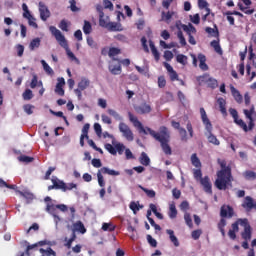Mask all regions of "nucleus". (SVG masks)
<instances>
[{
	"label": "nucleus",
	"instance_id": "f257e3e1",
	"mask_svg": "<svg viewBox=\"0 0 256 256\" xmlns=\"http://www.w3.org/2000/svg\"><path fill=\"white\" fill-rule=\"evenodd\" d=\"M128 117L131 123H133V126L138 129V133L151 135V137L160 143L164 155H173V150L171 149V145H169V143H171V132H169V128L161 126L159 132H156L149 127L145 128L137 116L133 115L131 112L128 113Z\"/></svg>",
	"mask_w": 256,
	"mask_h": 256
},
{
	"label": "nucleus",
	"instance_id": "f03ea898",
	"mask_svg": "<svg viewBox=\"0 0 256 256\" xmlns=\"http://www.w3.org/2000/svg\"><path fill=\"white\" fill-rule=\"evenodd\" d=\"M219 165L221 170L217 172V179L215 181V187L219 191H226L227 187H231V181H233V176L231 174V167L227 166L225 160H219Z\"/></svg>",
	"mask_w": 256,
	"mask_h": 256
},
{
	"label": "nucleus",
	"instance_id": "7ed1b4c3",
	"mask_svg": "<svg viewBox=\"0 0 256 256\" xmlns=\"http://www.w3.org/2000/svg\"><path fill=\"white\" fill-rule=\"evenodd\" d=\"M200 115L202 123L205 126V135L208 139V143H211V145L219 147V145H221V141H219V139H217V136H215L213 133V124H211V120H209L205 108H200Z\"/></svg>",
	"mask_w": 256,
	"mask_h": 256
},
{
	"label": "nucleus",
	"instance_id": "20e7f679",
	"mask_svg": "<svg viewBox=\"0 0 256 256\" xmlns=\"http://www.w3.org/2000/svg\"><path fill=\"white\" fill-rule=\"evenodd\" d=\"M49 31L55 37V39H56L57 43H59L60 47H63V49H65L66 54L68 55L69 59H71V61H77V57L69 49V44L67 43V39L65 38V35H63V33H61V30L57 29V27H55V26H50Z\"/></svg>",
	"mask_w": 256,
	"mask_h": 256
},
{
	"label": "nucleus",
	"instance_id": "39448f33",
	"mask_svg": "<svg viewBox=\"0 0 256 256\" xmlns=\"http://www.w3.org/2000/svg\"><path fill=\"white\" fill-rule=\"evenodd\" d=\"M235 215V211L233 210V207L229 205H222L220 208V221L218 223V229L222 235V237H225V227H227V220L225 219H231Z\"/></svg>",
	"mask_w": 256,
	"mask_h": 256
},
{
	"label": "nucleus",
	"instance_id": "423d86ee",
	"mask_svg": "<svg viewBox=\"0 0 256 256\" xmlns=\"http://www.w3.org/2000/svg\"><path fill=\"white\" fill-rule=\"evenodd\" d=\"M44 201L45 203H47L45 208L46 213L52 215L56 223L57 221H61V218L59 217V215H57V209H59V211H62V213H67V211H69V207H67V205L65 204H53V200L49 196H46L44 198Z\"/></svg>",
	"mask_w": 256,
	"mask_h": 256
},
{
	"label": "nucleus",
	"instance_id": "0eeeda50",
	"mask_svg": "<svg viewBox=\"0 0 256 256\" xmlns=\"http://www.w3.org/2000/svg\"><path fill=\"white\" fill-rule=\"evenodd\" d=\"M243 113H244L246 119L249 120L248 126H247V123H245V121H243V119H239V118H236V120H234V123H236V125H239L240 128L243 129V131L245 133H247L249 131H253V129L255 127V120L253 119V114L255 113V106H252L250 108V110L244 109Z\"/></svg>",
	"mask_w": 256,
	"mask_h": 256
},
{
	"label": "nucleus",
	"instance_id": "6e6552de",
	"mask_svg": "<svg viewBox=\"0 0 256 256\" xmlns=\"http://www.w3.org/2000/svg\"><path fill=\"white\" fill-rule=\"evenodd\" d=\"M118 129L120 133H122V137H125L126 141H134L135 136L133 135V131L129 125H127L125 122H120Z\"/></svg>",
	"mask_w": 256,
	"mask_h": 256
},
{
	"label": "nucleus",
	"instance_id": "1a4fd4ad",
	"mask_svg": "<svg viewBox=\"0 0 256 256\" xmlns=\"http://www.w3.org/2000/svg\"><path fill=\"white\" fill-rule=\"evenodd\" d=\"M197 81L199 83H207L210 89H217L219 85V83L217 82V79L209 77V74H203L202 76H198Z\"/></svg>",
	"mask_w": 256,
	"mask_h": 256
},
{
	"label": "nucleus",
	"instance_id": "9d476101",
	"mask_svg": "<svg viewBox=\"0 0 256 256\" xmlns=\"http://www.w3.org/2000/svg\"><path fill=\"white\" fill-rule=\"evenodd\" d=\"M39 13L42 21H47L51 17V11H49V8L43 2H39Z\"/></svg>",
	"mask_w": 256,
	"mask_h": 256
},
{
	"label": "nucleus",
	"instance_id": "9b49d317",
	"mask_svg": "<svg viewBox=\"0 0 256 256\" xmlns=\"http://www.w3.org/2000/svg\"><path fill=\"white\" fill-rule=\"evenodd\" d=\"M200 183L205 191V193H213V186L211 185V179H209V176H205L204 178H201Z\"/></svg>",
	"mask_w": 256,
	"mask_h": 256
},
{
	"label": "nucleus",
	"instance_id": "f8f14e48",
	"mask_svg": "<svg viewBox=\"0 0 256 256\" xmlns=\"http://www.w3.org/2000/svg\"><path fill=\"white\" fill-rule=\"evenodd\" d=\"M230 91L234 101L241 105V103H243V95H241V92H239V90H237L233 84H230Z\"/></svg>",
	"mask_w": 256,
	"mask_h": 256
},
{
	"label": "nucleus",
	"instance_id": "ddd939ff",
	"mask_svg": "<svg viewBox=\"0 0 256 256\" xmlns=\"http://www.w3.org/2000/svg\"><path fill=\"white\" fill-rule=\"evenodd\" d=\"M164 67L169 73V77L171 81H179V74H177V71L173 69V66H171L169 63L164 62Z\"/></svg>",
	"mask_w": 256,
	"mask_h": 256
},
{
	"label": "nucleus",
	"instance_id": "4468645a",
	"mask_svg": "<svg viewBox=\"0 0 256 256\" xmlns=\"http://www.w3.org/2000/svg\"><path fill=\"white\" fill-rule=\"evenodd\" d=\"M136 112L139 113L140 115H147L148 113H151L152 108L151 105L147 103H142L139 106L135 108Z\"/></svg>",
	"mask_w": 256,
	"mask_h": 256
},
{
	"label": "nucleus",
	"instance_id": "2eb2a0df",
	"mask_svg": "<svg viewBox=\"0 0 256 256\" xmlns=\"http://www.w3.org/2000/svg\"><path fill=\"white\" fill-rule=\"evenodd\" d=\"M254 203H255V200L253 199V197L246 196L242 203V207H243V209H246V211H251V210H253Z\"/></svg>",
	"mask_w": 256,
	"mask_h": 256
},
{
	"label": "nucleus",
	"instance_id": "dca6fc26",
	"mask_svg": "<svg viewBox=\"0 0 256 256\" xmlns=\"http://www.w3.org/2000/svg\"><path fill=\"white\" fill-rule=\"evenodd\" d=\"M244 231L242 232V238L245 241H251V225L249 224V220L246 219V225L243 226Z\"/></svg>",
	"mask_w": 256,
	"mask_h": 256
},
{
	"label": "nucleus",
	"instance_id": "f3484780",
	"mask_svg": "<svg viewBox=\"0 0 256 256\" xmlns=\"http://www.w3.org/2000/svg\"><path fill=\"white\" fill-rule=\"evenodd\" d=\"M198 60L200 62L199 67L202 71H209V66L207 65V57L205 54H198Z\"/></svg>",
	"mask_w": 256,
	"mask_h": 256
},
{
	"label": "nucleus",
	"instance_id": "a211bd4d",
	"mask_svg": "<svg viewBox=\"0 0 256 256\" xmlns=\"http://www.w3.org/2000/svg\"><path fill=\"white\" fill-rule=\"evenodd\" d=\"M239 225L241 227H243L244 225H247V218H239V219H237V221L232 224V229H230V230L234 231L236 233L239 232Z\"/></svg>",
	"mask_w": 256,
	"mask_h": 256
},
{
	"label": "nucleus",
	"instance_id": "6ab92c4d",
	"mask_svg": "<svg viewBox=\"0 0 256 256\" xmlns=\"http://www.w3.org/2000/svg\"><path fill=\"white\" fill-rule=\"evenodd\" d=\"M16 193L20 195L21 197H24L26 199L27 203H31L33 199H35V195L29 191H21V190H16Z\"/></svg>",
	"mask_w": 256,
	"mask_h": 256
},
{
	"label": "nucleus",
	"instance_id": "aec40b11",
	"mask_svg": "<svg viewBox=\"0 0 256 256\" xmlns=\"http://www.w3.org/2000/svg\"><path fill=\"white\" fill-rule=\"evenodd\" d=\"M43 245H47V240H42V241H39L35 244H31V245H28L26 247V255L27 256H31V250L32 249H36V247H43Z\"/></svg>",
	"mask_w": 256,
	"mask_h": 256
},
{
	"label": "nucleus",
	"instance_id": "412c9836",
	"mask_svg": "<svg viewBox=\"0 0 256 256\" xmlns=\"http://www.w3.org/2000/svg\"><path fill=\"white\" fill-rule=\"evenodd\" d=\"M217 103L219 105L220 113H222L224 116H227V101L225 98H218Z\"/></svg>",
	"mask_w": 256,
	"mask_h": 256
},
{
	"label": "nucleus",
	"instance_id": "4be33fe9",
	"mask_svg": "<svg viewBox=\"0 0 256 256\" xmlns=\"http://www.w3.org/2000/svg\"><path fill=\"white\" fill-rule=\"evenodd\" d=\"M149 46L155 61H159V59H161V54H159V51L157 50V47H155L153 40H149Z\"/></svg>",
	"mask_w": 256,
	"mask_h": 256
},
{
	"label": "nucleus",
	"instance_id": "5701e85b",
	"mask_svg": "<svg viewBox=\"0 0 256 256\" xmlns=\"http://www.w3.org/2000/svg\"><path fill=\"white\" fill-rule=\"evenodd\" d=\"M173 15H175L174 11H162L161 13V21H165V23H171V19H173Z\"/></svg>",
	"mask_w": 256,
	"mask_h": 256
},
{
	"label": "nucleus",
	"instance_id": "b1692460",
	"mask_svg": "<svg viewBox=\"0 0 256 256\" xmlns=\"http://www.w3.org/2000/svg\"><path fill=\"white\" fill-rule=\"evenodd\" d=\"M139 161H140L141 165H144V167H149V165H151V159L145 152L141 153Z\"/></svg>",
	"mask_w": 256,
	"mask_h": 256
},
{
	"label": "nucleus",
	"instance_id": "393cba45",
	"mask_svg": "<svg viewBox=\"0 0 256 256\" xmlns=\"http://www.w3.org/2000/svg\"><path fill=\"white\" fill-rule=\"evenodd\" d=\"M98 173H100V175H112V176L120 175L119 171L111 170L107 167H102L100 170H98Z\"/></svg>",
	"mask_w": 256,
	"mask_h": 256
},
{
	"label": "nucleus",
	"instance_id": "a878e982",
	"mask_svg": "<svg viewBox=\"0 0 256 256\" xmlns=\"http://www.w3.org/2000/svg\"><path fill=\"white\" fill-rule=\"evenodd\" d=\"M167 234L170 237L171 243H173L174 247H179V239L175 236V232L171 229L166 230Z\"/></svg>",
	"mask_w": 256,
	"mask_h": 256
},
{
	"label": "nucleus",
	"instance_id": "bb28decb",
	"mask_svg": "<svg viewBox=\"0 0 256 256\" xmlns=\"http://www.w3.org/2000/svg\"><path fill=\"white\" fill-rule=\"evenodd\" d=\"M74 230L78 231L79 233H87V229L85 228V225L81 221H77L76 223L73 224Z\"/></svg>",
	"mask_w": 256,
	"mask_h": 256
},
{
	"label": "nucleus",
	"instance_id": "cd10ccee",
	"mask_svg": "<svg viewBox=\"0 0 256 256\" xmlns=\"http://www.w3.org/2000/svg\"><path fill=\"white\" fill-rule=\"evenodd\" d=\"M39 47H41V38L32 39L29 44L30 51H35V49H39Z\"/></svg>",
	"mask_w": 256,
	"mask_h": 256
},
{
	"label": "nucleus",
	"instance_id": "c85d7f7f",
	"mask_svg": "<svg viewBox=\"0 0 256 256\" xmlns=\"http://www.w3.org/2000/svg\"><path fill=\"white\" fill-rule=\"evenodd\" d=\"M210 45L218 55H223V49L221 48V44H219V40L211 41Z\"/></svg>",
	"mask_w": 256,
	"mask_h": 256
},
{
	"label": "nucleus",
	"instance_id": "c756f323",
	"mask_svg": "<svg viewBox=\"0 0 256 256\" xmlns=\"http://www.w3.org/2000/svg\"><path fill=\"white\" fill-rule=\"evenodd\" d=\"M109 71L110 73H112V75H121V64H117V65H109Z\"/></svg>",
	"mask_w": 256,
	"mask_h": 256
},
{
	"label": "nucleus",
	"instance_id": "7c9ffc66",
	"mask_svg": "<svg viewBox=\"0 0 256 256\" xmlns=\"http://www.w3.org/2000/svg\"><path fill=\"white\" fill-rule=\"evenodd\" d=\"M107 113L108 115H110V117H113L116 121H123V117H121V114L116 110L109 108L107 110Z\"/></svg>",
	"mask_w": 256,
	"mask_h": 256
},
{
	"label": "nucleus",
	"instance_id": "2f4dec72",
	"mask_svg": "<svg viewBox=\"0 0 256 256\" xmlns=\"http://www.w3.org/2000/svg\"><path fill=\"white\" fill-rule=\"evenodd\" d=\"M39 252L42 254V256H57V252H55L51 247H48L46 250L40 248Z\"/></svg>",
	"mask_w": 256,
	"mask_h": 256
},
{
	"label": "nucleus",
	"instance_id": "473e14b6",
	"mask_svg": "<svg viewBox=\"0 0 256 256\" xmlns=\"http://www.w3.org/2000/svg\"><path fill=\"white\" fill-rule=\"evenodd\" d=\"M106 28L109 29V31H123L121 24L116 22H109Z\"/></svg>",
	"mask_w": 256,
	"mask_h": 256
},
{
	"label": "nucleus",
	"instance_id": "72a5a7b5",
	"mask_svg": "<svg viewBox=\"0 0 256 256\" xmlns=\"http://www.w3.org/2000/svg\"><path fill=\"white\" fill-rule=\"evenodd\" d=\"M182 29H183V31H185V33H187V35H193V34L197 33V29L195 28V26H193L191 24L189 26L183 24Z\"/></svg>",
	"mask_w": 256,
	"mask_h": 256
},
{
	"label": "nucleus",
	"instance_id": "f704fd0d",
	"mask_svg": "<svg viewBox=\"0 0 256 256\" xmlns=\"http://www.w3.org/2000/svg\"><path fill=\"white\" fill-rule=\"evenodd\" d=\"M215 28L206 27L205 31L208 33V35H211V37H219V29L217 28V25H214Z\"/></svg>",
	"mask_w": 256,
	"mask_h": 256
},
{
	"label": "nucleus",
	"instance_id": "c9c22d12",
	"mask_svg": "<svg viewBox=\"0 0 256 256\" xmlns=\"http://www.w3.org/2000/svg\"><path fill=\"white\" fill-rule=\"evenodd\" d=\"M90 81L87 78H82L81 81L78 83V89H80V91H85V89H87V87H89L90 85Z\"/></svg>",
	"mask_w": 256,
	"mask_h": 256
},
{
	"label": "nucleus",
	"instance_id": "e433bc0d",
	"mask_svg": "<svg viewBox=\"0 0 256 256\" xmlns=\"http://www.w3.org/2000/svg\"><path fill=\"white\" fill-rule=\"evenodd\" d=\"M168 216H169L170 219H176L177 218V207L175 206V204H170Z\"/></svg>",
	"mask_w": 256,
	"mask_h": 256
},
{
	"label": "nucleus",
	"instance_id": "4c0bfd02",
	"mask_svg": "<svg viewBox=\"0 0 256 256\" xmlns=\"http://www.w3.org/2000/svg\"><path fill=\"white\" fill-rule=\"evenodd\" d=\"M52 183H54V185H56V190H61L64 191L65 189V183L63 182V180H59L58 178H52Z\"/></svg>",
	"mask_w": 256,
	"mask_h": 256
},
{
	"label": "nucleus",
	"instance_id": "58836bf2",
	"mask_svg": "<svg viewBox=\"0 0 256 256\" xmlns=\"http://www.w3.org/2000/svg\"><path fill=\"white\" fill-rule=\"evenodd\" d=\"M41 65L47 75H54L55 72L53 71V68H51V66H49L45 60H41Z\"/></svg>",
	"mask_w": 256,
	"mask_h": 256
},
{
	"label": "nucleus",
	"instance_id": "ea45409f",
	"mask_svg": "<svg viewBox=\"0 0 256 256\" xmlns=\"http://www.w3.org/2000/svg\"><path fill=\"white\" fill-rule=\"evenodd\" d=\"M37 85H39V87H43V82L42 81H38V77L37 74H34L30 83V87L31 89H35V87H37Z\"/></svg>",
	"mask_w": 256,
	"mask_h": 256
},
{
	"label": "nucleus",
	"instance_id": "a19ab883",
	"mask_svg": "<svg viewBox=\"0 0 256 256\" xmlns=\"http://www.w3.org/2000/svg\"><path fill=\"white\" fill-rule=\"evenodd\" d=\"M92 31H93V26H91V22L85 20L83 25V32L85 33V35H89L91 34Z\"/></svg>",
	"mask_w": 256,
	"mask_h": 256
},
{
	"label": "nucleus",
	"instance_id": "79ce46f5",
	"mask_svg": "<svg viewBox=\"0 0 256 256\" xmlns=\"http://www.w3.org/2000/svg\"><path fill=\"white\" fill-rule=\"evenodd\" d=\"M139 189H141L142 191H144V193H146L147 197H149L150 199L155 198V196L157 195V193L155 192V190H149L141 185H139Z\"/></svg>",
	"mask_w": 256,
	"mask_h": 256
},
{
	"label": "nucleus",
	"instance_id": "37998d69",
	"mask_svg": "<svg viewBox=\"0 0 256 256\" xmlns=\"http://www.w3.org/2000/svg\"><path fill=\"white\" fill-rule=\"evenodd\" d=\"M223 15L226 17L227 21L229 22V25H235V18L233 17L232 11H226L223 13Z\"/></svg>",
	"mask_w": 256,
	"mask_h": 256
},
{
	"label": "nucleus",
	"instance_id": "c03bdc74",
	"mask_svg": "<svg viewBox=\"0 0 256 256\" xmlns=\"http://www.w3.org/2000/svg\"><path fill=\"white\" fill-rule=\"evenodd\" d=\"M191 163L194 167H201V160H199V157H197V153L192 154L191 156Z\"/></svg>",
	"mask_w": 256,
	"mask_h": 256
},
{
	"label": "nucleus",
	"instance_id": "a18cd8bd",
	"mask_svg": "<svg viewBox=\"0 0 256 256\" xmlns=\"http://www.w3.org/2000/svg\"><path fill=\"white\" fill-rule=\"evenodd\" d=\"M116 227L117 226H115L113 223H103L102 231H109L111 233L116 229Z\"/></svg>",
	"mask_w": 256,
	"mask_h": 256
},
{
	"label": "nucleus",
	"instance_id": "49530a36",
	"mask_svg": "<svg viewBox=\"0 0 256 256\" xmlns=\"http://www.w3.org/2000/svg\"><path fill=\"white\" fill-rule=\"evenodd\" d=\"M24 101H31L33 99V91L31 89H26L22 94Z\"/></svg>",
	"mask_w": 256,
	"mask_h": 256
},
{
	"label": "nucleus",
	"instance_id": "de8ad7c7",
	"mask_svg": "<svg viewBox=\"0 0 256 256\" xmlns=\"http://www.w3.org/2000/svg\"><path fill=\"white\" fill-rule=\"evenodd\" d=\"M177 37L180 41L181 47H185L187 45V40H185V36H183V31L178 30Z\"/></svg>",
	"mask_w": 256,
	"mask_h": 256
},
{
	"label": "nucleus",
	"instance_id": "09e8293b",
	"mask_svg": "<svg viewBox=\"0 0 256 256\" xmlns=\"http://www.w3.org/2000/svg\"><path fill=\"white\" fill-rule=\"evenodd\" d=\"M3 187H6V189H17L16 185L8 184L7 182H5V180H3V178H0V188L3 189Z\"/></svg>",
	"mask_w": 256,
	"mask_h": 256
},
{
	"label": "nucleus",
	"instance_id": "8fccbe9b",
	"mask_svg": "<svg viewBox=\"0 0 256 256\" xmlns=\"http://www.w3.org/2000/svg\"><path fill=\"white\" fill-rule=\"evenodd\" d=\"M18 160L21 161L22 163H33L35 158L26 155H21L18 157Z\"/></svg>",
	"mask_w": 256,
	"mask_h": 256
},
{
	"label": "nucleus",
	"instance_id": "3c124183",
	"mask_svg": "<svg viewBox=\"0 0 256 256\" xmlns=\"http://www.w3.org/2000/svg\"><path fill=\"white\" fill-rule=\"evenodd\" d=\"M149 207L152 213H154V215L157 217V219H163V214L157 211V206L155 204H150Z\"/></svg>",
	"mask_w": 256,
	"mask_h": 256
},
{
	"label": "nucleus",
	"instance_id": "603ef678",
	"mask_svg": "<svg viewBox=\"0 0 256 256\" xmlns=\"http://www.w3.org/2000/svg\"><path fill=\"white\" fill-rule=\"evenodd\" d=\"M59 29H61V31H65L66 33L69 31V23H67V20L63 19L60 21Z\"/></svg>",
	"mask_w": 256,
	"mask_h": 256
},
{
	"label": "nucleus",
	"instance_id": "864d4df0",
	"mask_svg": "<svg viewBox=\"0 0 256 256\" xmlns=\"http://www.w3.org/2000/svg\"><path fill=\"white\" fill-rule=\"evenodd\" d=\"M177 63H180V65H185L187 63V56L183 54H178L176 56Z\"/></svg>",
	"mask_w": 256,
	"mask_h": 256
},
{
	"label": "nucleus",
	"instance_id": "5fc2aeb1",
	"mask_svg": "<svg viewBox=\"0 0 256 256\" xmlns=\"http://www.w3.org/2000/svg\"><path fill=\"white\" fill-rule=\"evenodd\" d=\"M184 221H185L186 225H188L190 228L193 227V219L191 218V214L186 212L184 214Z\"/></svg>",
	"mask_w": 256,
	"mask_h": 256
},
{
	"label": "nucleus",
	"instance_id": "6e6d98bb",
	"mask_svg": "<svg viewBox=\"0 0 256 256\" xmlns=\"http://www.w3.org/2000/svg\"><path fill=\"white\" fill-rule=\"evenodd\" d=\"M91 125L89 123L84 124L82 128V136L86 137V139H89V129Z\"/></svg>",
	"mask_w": 256,
	"mask_h": 256
},
{
	"label": "nucleus",
	"instance_id": "4d7b16f0",
	"mask_svg": "<svg viewBox=\"0 0 256 256\" xmlns=\"http://www.w3.org/2000/svg\"><path fill=\"white\" fill-rule=\"evenodd\" d=\"M121 53V50L119 48L112 47L109 49L108 55L109 57H115Z\"/></svg>",
	"mask_w": 256,
	"mask_h": 256
},
{
	"label": "nucleus",
	"instance_id": "13d9d810",
	"mask_svg": "<svg viewBox=\"0 0 256 256\" xmlns=\"http://www.w3.org/2000/svg\"><path fill=\"white\" fill-rule=\"evenodd\" d=\"M23 109L27 115H33V109H35V106L31 104H26L23 106Z\"/></svg>",
	"mask_w": 256,
	"mask_h": 256
},
{
	"label": "nucleus",
	"instance_id": "bf43d9fd",
	"mask_svg": "<svg viewBox=\"0 0 256 256\" xmlns=\"http://www.w3.org/2000/svg\"><path fill=\"white\" fill-rule=\"evenodd\" d=\"M105 149H106V151L110 152L111 155H117V150L113 145L106 144Z\"/></svg>",
	"mask_w": 256,
	"mask_h": 256
},
{
	"label": "nucleus",
	"instance_id": "052dcab7",
	"mask_svg": "<svg viewBox=\"0 0 256 256\" xmlns=\"http://www.w3.org/2000/svg\"><path fill=\"white\" fill-rule=\"evenodd\" d=\"M198 7L199 9H205V11H207V9H209V3H207L206 0H198Z\"/></svg>",
	"mask_w": 256,
	"mask_h": 256
},
{
	"label": "nucleus",
	"instance_id": "680f3d73",
	"mask_svg": "<svg viewBox=\"0 0 256 256\" xmlns=\"http://www.w3.org/2000/svg\"><path fill=\"white\" fill-rule=\"evenodd\" d=\"M97 179L99 187H105V179L103 178V174H101V172H97Z\"/></svg>",
	"mask_w": 256,
	"mask_h": 256
},
{
	"label": "nucleus",
	"instance_id": "e2e57ef3",
	"mask_svg": "<svg viewBox=\"0 0 256 256\" xmlns=\"http://www.w3.org/2000/svg\"><path fill=\"white\" fill-rule=\"evenodd\" d=\"M244 177L245 179H256V173L251 170H248L244 173Z\"/></svg>",
	"mask_w": 256,
	"mask_h": 256
},
{
	"label": "nucleus",
	"instance_id": "0e129e2a",
	"mask_svg": "<svg viewBox=\"0 0 256 256\" xmlns=\"http://www.w3.org/2000/svg\"><path fill=\"white\" fill-rule=\"evenodd\" d=\"M116 153L118 152L119 155H123V151H125V145L122 143H118L115 145Z\"/></svg>",
	"mask_w": 256,
	"mask_h": 256
},
{
	"label": "nucleus",
	"instance_id": "69168bd1",
	"mask_svg": "<svg viewBox=\"0 0 256 256\" xmlns=\"http://www.w3.org/2000/svg\"><path fill=\"white\" fill-rule=\"evenodd\" d=\"M141 43L145 53H149V46L147 45V38L145 36L141 38Z\"/></svg>",
	"mask_w": 256,
	"mask_h": 256
},
{
	"label": "nucleus",
	"instance_id": "338daca9",
	"mask_svg": "<svg viewBox=\"0 0 256 256\" xmlns=\"http://www.w3.org/2000/svg\"><path fill=\"white\" fill-rule=\"evenodd\" d=\"M178 132L179 135L181 136L182 141H187V130H185V128L182 127L178 130Z\"/></svg>",
	"mask_w": 256,
	"mask_h": 256
},
{
	"label": "nucleus",
	"instance_id": "774afa93",
	"mask_svg": "<svg viewBox=\"0 0 256 256\" xmlns=\"http://www.w3.org/2000/svg\"><path fill=\"white\" fill-rule=\"evenodd\" d=\"M131 211H133L134 214L137 213V211H139V204H137L135 201H132L129 205Z\"/></svg>",
	"mask_w": 256,
	"mask_h": 256
}]
</instances>
